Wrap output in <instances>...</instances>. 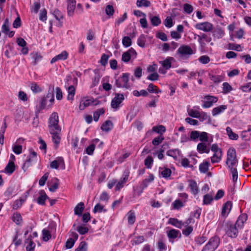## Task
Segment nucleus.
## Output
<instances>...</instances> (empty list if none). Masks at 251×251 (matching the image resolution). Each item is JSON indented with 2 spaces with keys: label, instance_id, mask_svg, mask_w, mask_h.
Wrapping results in <instances>:
<instances>
[{
  "label": "nucleus",
  "instance_id": "nucleus-1",
  "mask_svg": "<svg viewBox=\"0 0 251 251\" xmlns=\"http://www.w3.org/2000/svg\"><path fill=\"white\" fill-rule=\"evenodd\" d=\"M58 121V114L56 112H53L49 119V128L50 133H54V131H61Z\"/></svg>",
  "mask_w": 251,
  "mask_h": 251
},
{
  "label": "nucleus",
  "instance_id": "nucleus-2",
  "mask_svg": "<svg viewBox=\"0 0 251 251\" xmlns=\"http://www.w3.org/2000/svg\"><path fill=\"white\" fill-rule=\"evenodd\" d=\"M219 240L217 237L211 238L201 251H214L219 246Z\"/></svg>",
  "mask_w": 251,
  "mask_h": 251
},
{
  "label": "nucleus",
  "instance_id": "nucleus-3",
  "mask_svg": "<svg viewBox=\"0 0 251 251\" xmlns=\"http://www.w3.org/2000/svg\"><path fill=\"white\" fill-rule=\"evenodd\" d=\"M218 100L217 97L210 95L204 96L202 100V107L204 108H208L216 103Z\"/></svg>",
  "mask_w": 251,
  "mask_h": 251
},
{
  "label": "nucleus",
  "instance_id": "nucleus-4",
  "mask_svg": "<svg viewBox=\"0 0 251 251\" xmlns=\"http://www.w3.org/2000/svg\"><path fill=\"white\" fill-rule=\"evenodd\" d=\"M177 52L181 57H189L195 53V50L189 46L182 45L177 50Z\"/></svg>",
  "mask_w": 251,
  "mask_h": 251
},
{
  "label": "nucleus",
  "instance_id": "nucleus-5",
  "mask_svg": "<svg viewBox=\"0 0 251 251\" xmlns=\"http://www.w3.org/2000/svg\"><path fill=\"white\" fill-rule=\"evenodd\" d=\"M129 75L126 73L123 74L122 75L116 80L115 84L119 88H128V84Z\"/></svg>",
  "mask_w": 251,
  "mask_h": 251
},
{
  "label": "nucleus",
  "instance_id": "nucleus-6",
  "mask_svg": "<svg viewBox=\"0 0 251 251\" xmlns=\"http://www.w3.org/2000/svg\"><path fill=\"white\" fill-rule=\"evenodd\" d=\"M37 160V153L34 151H30L29 154L28 155L27 159L25 161L23 165L22 168L25 171L32 164L35 162Z\"/></svg>",
  "mask_w": 251,
  "mask_h": 251
},
{
  "label": "nucleus",
  "instance_id": "nucleus-7",
  "mask_svg": "<svg viewBox=\"0 0 251 251\" xmlns=\"http://www.w3.org/2000/svg\"><path fill=\"white\" fill-rule=\"evenodd\" d=\"M124 100V96L122 94H117L112 99L111 106L114 111L118 110L121 106V104Z\"/></svg>",
  "mask_w": 251,
  "mask_h": 251
},
{
  "label": "nucleus",
  "instance_id": "nucleus-8",
  "mask_svg": "<svg viewBox=\"0 0 251 251\" xmlns=\"http://www.w3.org/2000/svg\"><path fill=\"white\" fill-rule=\"evenodd\" d=\"M129 176V172L128 170H126L123 173L122 176L121 177L119 181H117L115 186V190L119 191L123 187L126 183L128 181Z\"/></svg>",
  "mask_w": 251,
  "mask_h": 251
},
{
  "label": "nucleus",
  "instance_id": "nucleus-9",
  "mask_svg": "<svg viewBox=\"0 0 251 251\" xmlns=\"http://www.w3.org/2000/svg\"><path fill=\"white\" fill-rule=\"evenodd\" d=\"M50 167L52 169H57L59 168L64 170L65 169V165L63 158L61 156L56 157L55 160L50 163Z\"/></svg>",
  "mask_w": 251,
  "mask_h": 251
},
{
  "label": "nucleus",
  "instance_id": "nucleus-10",
  "mask_svg": "<svg viewBox=\"0 0 251 251\" xmlns=\"http://www.w3.org/2000/svg\"><path fill=\"white\" fill-rule=\"evenodd\" d=\"M195 27L204 32H208L211 31L213 29V25L210 23L205 22L197 23L195 25Z\"/></svg>",
  "mask_w": 251,
  "mask_h": 251
},
{
  "label": "nucleus",
  "instance_id": "nucleus-11",
  "mask_svg": "<svg viewBox=\"0 0 251 251\" xmlns=\"http://www.w3.org/2000/svg\"><path fill=\"white\" fill-rule=\"evenodd\" d=\"M237 227L235 225H229L226 230V234L227 236L231 238H236L238 234Z\"/></svg>",
  "mask_w": 251,
  "mask_h": 251
},
{
  "label": "nucleus",
  "instance_id": "nucleus-12",
  "mask_svg": "<svg viewBox=\"0 0 251 251\" xmlns=\"http://www.w3.org/2000/svg\"><path fill=\"white\" fill-rule=\"evenodd\" d=\"M200 107L198 105L194 106L192 108L187 107V111L188 115L192 117L198 118L201 111Z\"/></svg>",
  "mask_w": 251,
  "mask_h": 251
},
{
  "label": "nucleus",
  "instance_id": "nucleus-13",
  "mask_svg": "<svg viewBox=\"0 0 251 251\" xmlns=\"http://www.w3.org/2000/svg\"><path fill=\"white\" fill-rule=\"evenodd\" d=\"M94 102V99L92 98L84 97L80 103L79 108L80 110H83L85 107L90 105Z\"/></svg>",
  "mask_w": 251,
  "mask_h": 251
},
{
  "label": "nucleus",
  "instance_id": "nucleus-14",
  "mask_svg": "<svg viewBox=\"0 0 251 251\" xmlns=\"http://www.w3.org/2000/svg\"><path fill=\"white\" fill-rule=\"evenodd\" d=\"M68 57V53L65 51H62L60 53L53 57L50 60V63L53 64L59 60H65Z\"/></svg>",
  "mask_w": 251,
  "mask_h": 251
},
{
  "label": "nucleus",
  "instance_id": "nucleus-15",
  "mask_svg": "<svg viewBox=\"0 0 251 251\" xmlns=\"http://www.w3.org/2000/svg\"><path fill=\"white\" fill-rule=\"evenodd\" d=\"M65 87L68 92L67 100L73 101L75 93V89L73 85H69V84H65Z\"/></svg>",
  "mask_w": 251,
  "mask_h": 251
},
{
  "label": "nucleus",
  "instance_id": "nucleus-16",
  "mask_svg": "<svg viewBox=\"0 0 251 251\" xmlns=\"http://www.w3.org/2000/svg\"><path fill=\"white\" fill-rule=\"evenodd\" d=\"M100 141V140L98 138L93 139L91 142V144L86 148L85 150L86 153L89 155H92L93 154L96 145Z\"/></svg>",
  "mask_w": 251,
  "mask_h": 251
},
{
  "label": "nucleus",
  "instance_id": "nucleus-17",
  "mask_svg": "<svg viewBox=\"0 0 251 251\" xmlns=\"http://www.w3.org/2000/svg\"><path fill=\"white\" fill-rule=\"evenodd\" d=\"M201 122L205 124H211V118L206 112L201 111L198 118Z\"/></svg>",
  "mask_w": 251,
  "mask_h": 251
},
{
  "label": "nucleus",
  "instance_id": "nucleus-18",
  "mask_svg": "<svg viewBox=\"0 0 251 251\" xmlns=\"http://www.w3.org/2000/svg\"><path fill=\"white\" fill-rule=\"evenodd\" d=\"M188 182L191 193L194 196L198 194L200 191L197 182L194 180H190L188 181Z\"/></svg>",
  "mask_w": 251,
  "mask_h": 251
},
{
  "label": "nucleus",
  "instance_id": "nucleus-19",
  "mask_svg": "<svg viewBox=\"0 0 251 251\" xmlns=\"http://www.w3.org/2000/svg\"><path fill=\"white\" fill-rule=\"evenodd\" d=\"M232 208V202L230 201L226 202L222 208V215L226 217L227 216Z\"/></svg>",
  "mask_w": 251,
  "mask_h": 251
},
{
  "label": "nucleus",
  "instance_id": "nucleus-20",
  "mask_svg": "<svg viewBox=\"0 0 251 251\" xmlns=\"http://www.w3.org/2000/svg\"><path fill=\"white\" fill-rule=\"evenodd\" d=\"M39 196L37 199V202L40 205H44L48 199V196L44 190H40L39 192Z\"/></svg>",
  "mask_w": 251,
  "mask_h": 251
},
{
  "label": "nucleus",
  "instance_id": "nucleus-21",
  "mask_svg": "<svg viewBox=\"0 0 251 251\" xmlns=\"http://www.w3.org/2000/svg\"><path fill=\"white\" fill-rule=\"evenodd\" d=\"M197 151L200 153H209L210 152V149L207 146L205 143L201 142L197 145Z\"/></svg>",
  "mask_w": 251,
  "mask_h": 251
},
{
  "label": "nucleus",
  "instance_id": "nucleus-22",
  "mask_svg": "<svg viewBox=\"0 0 251 251\" xmlns=\"http://www.w3.org/2000/svg\"><path fill=\"white\" fill-rule=\"evenodd\" d=\"M225 35L224 30L220 27L216 28L213 32L214 39H219Z\"/></svg>",
  "mask_w": 251,
  "mask_h": 251
},
{
  "label": "nucleus",
  "instance_id": "nucleus-23",
  "mask_svg": "<svg viewBox=\"0 0 251 251\" xmlns=\"http://www.w3.org/2000/svg\"><path fill=\"white\" fill-rule=\"evenodd\" d=\"M60 132L54 131V133H50L52 135V140L54 144V147L57 149L60 142L61 138L59 136Z\"/></svg>",
  "mask_w": 251,
  "mask_h": 251
},
{
  "label": "nucleus",
  "instance_id": "nucleus-24",
  "mask_svg": "<svg viewBox=\"0 0 251 251\" xmlns=\"http://www.w3.org/2000/svg\"><path fill=\"white\" fill-rule=\"evenodd\" d=\"M159 172L162 177L165 178H169L172 174L171 169L165 167H160L159 168Z\"/></svg>",
  "mask_w": 251,
  "mask_h": 251
},
{
  "label": "nucleus",
  "instance_id": "nucleus-25",
  "mask_svg": "<svg viewBox=\"0 0 251 251\" xmlns=\"http://www.w3.org/2000/svg\"><path fill=\"white\" fill-rule=\"evenodd\" d=\"M182 221L175 218H170L168 220V224L175 226L176 228L181 229V224Z\"/></svg>",
  "mask_w": 251,
  "mask_h": 251
},
{
  "label": "nucleus",
  "instance_id": "nucleus-26",
  "mask_svg": "<svg viewBox=\"0 0 251 251\" xmlns=\"http://www.w3.org/2000/svg\"><path fill=\"white\" fill-rule=\"evenodd\" d=\"M24 139L22 138L18 139L16 143V144L13 145L12 147L13 151L16 154H19L22 152V146L21 145L17 144L18 143H20L21 142H23Z\"/></svg>",
  "mask_w": 251,
  "mask_h": 251
},
{
  "label": "nucleus",
  "instance_id": "nucleus-27",
  "mask_svg": "<svg viewBox=\"0 0 251 251\" xmlns=\"http://www.w3.org/2000/svg\"><path fill=\"white\" fill-rule=\"evenodd\" d=\"M173 60V57H168L164 60L160 61L159 62V63L166 70H169L171 67L172 61Z\"/></svg>",
  "mask_w": 251,
  "mask_h": 251
},
{
  "label": "nucleus",
  "instance_id": "nucleus-28",
  "mask_svg": "<svg viewBox=\"0 0 251 251\" xmlns=\"http://www.w3.org/2000/svg\"><path fill=\"white\" fill-rule=\"evenodd\" d=\"M247 215L245 214H241L238 218L236 224V225L237 227L240 228H242L244 226V223L247 220Z\"/></svg>",
  "mask_w": 251,
  "mask_h": 251
},
{
  "label": "nucleus",
  "instance_id": "nucleus-29",
  "mask_svg": "<svg viewBox=\"0 0 251 251\" xmlns=\"http://www.w3.org/2000/svg\"><path fill=\"white\" fill-rule=\"evenodd\" d=\"M227 108L226 105H222L214 108L212 110V114L213 116H216L221 114Z\"/></svg>",
  "mask_w": 251,
  "mask_h": 251
},
{
  "label": "nucleus",
  "instance_id": "nucleus-30",
  "mask_svg": "<svg viewBox=\"0 0 251 251\" xmlns=\"http://www.w3.org/2000/svg\"><path fill=\"white\" fill-rule=\"evenodd\" d=\"M84 209V204L83 202L78 203L74 208V213L79 216H81Z\"/></svg>",
  "mask_w": 251,
  "mask_h": 251
},
{
  "label": "nucleus",
  "instance_id": "nucleus-31",
  "mask_svg": "<svg viewBox=\"0 0 251 251\" xmlns=\"http://www.w3.org/2000/svg\"><path fill=\"white\" fill-rule=\"evenodd\" d=\"M197 36L198 41L201 47L204 46L205 44L203 42L204 40L207 42H210L211 40V38L210 37H208L207 35L204 33H202L201 36Z\"/></svg>",
  "mask_w": 251,
  "mask_h": 251
},
{
  "label": "nucleus",
  "instance_id": "nucleus-32",
  "mask_svg": "<svg viewBox=\"0 0 251 251\" xmlns=\"http://www.w3.org/2000/svg\"><path fill=\"white\" fill-rule=\"evenodd\" d=\"M25 244H27L26 246V250L27 251H34L36 245L35 243L32 241L31 236H29L25 241Z\"/></svg>",
  "mask_w": 251,
  "mask_h": 251
},
{
  "label": "nucleus",
  "instance_id": "nucleus-33",
  "mask_svg": "<svg viewBox=\"0 0 251 251\" xmlns=\"http://www.w3.org/2000/svg\"><path fill=\"white\" fill-rule=\"evenodd\" d=\"M167 234L169 239H174L177 238L178 235L180 236V232L178 230L171 229L167 232Z\"/></svg>",
  "mask_w": 251,
  "mask_h": 251
},
{
  "label": "nucleus",
  "instance_id": "nucleus-34",
  "mask_svg": "<svg viewBox=\"0 0 251 251\" xmlns=\"http://www.w3.org/2000/svg\"><path fill=\"white\" fill-rule=\"evenodd\" d=\"M75 5V0H67V10L69 15H71L73 13Z\"/></svg>",
  "mask_w": 251,
  "mask_h": 251
},
{
  "label": "nucleus",
  "instance_id": "nucleus-35",
  "mask_svg": "<svg viewBox=\"0 0 251 251\" xmlns=\"http://www.w3.org/2000/svg\"><path fill=\"white\" fill-rule=\"evenodd\" d=\"M29 86L33 93H39L42 91L41 87L35 82L30 83Z\"/></svg>",
  "mask_w": 251,
  "mask_h": 251
},
{
  "label": "nucleus",
  "instance_id": "nucleus-36",
  "mask_svg": "<svg viewBox=\"0 0 251 251\" xmlns=\"http://www.w3.org/2000/svg\"><path fill=\"white\" fill-rule=\"evenodd\" d=\"M128 224L132 225L135 222L136 217L135 212L132 210H130L126 214Z\"/></svg>",
  "mask_w": 251,
  "mask_h": 251
},
{
  "label": "nucleus",
  "instance_id": "nucleus-37",
  "mask_svg": "<svg viewBox=\"0 0 251 251\" xmlns=\"http://www.w3.org/2000/svg\"><path fill=\"white\" fill-rule=\"evenodd\" d=\"M209 166V162L207 160H205L202 163L200 164V171L201 173H205L208 171Z\"/></svg>",
  "mask_w": 251,
  "mask_h": 251
},
{
  "label": "nucleus",
  "instance_id": "nucleus-38",
  "mask_svg": "<svg viewBox=\"0 0 251 251\" xmlns=\"http://www.w3.org/2000/svg\"><path fill=\"white\" fill-rule=\"evenodd\" d=\"M150 19L153 26H157L161 23V20L159 15L150 16Z\"/></svg>",
  "mask_w": 251,
  "mask_h": 251
},
{
  "label": "nucleus",
  "instance_id": "nucleus-39",
  "mask_svg": "<svg viewBox=\"0 0 251 251\" xmlns=\"http://www.w3.org/2000/svg\"><path fill=\"white\" fill-rule=\"evenodd\" d=\"M226 164L229 169L236 168L238 165L237 158L234 159H226Z\"/></svg>",
  "mask_w": 251,
  "mask_h": 251
},
{
  "label": "nucleus",
  "instance_id": "nucleus-40",
  "mask_svg": "<svg viewBox=\"0 0 251 251\" xmlns=\"http://www.w3.org/2000/svg\"><path fill=\"white\" fill-rule=\"evenodd\" d=\"M12 221L17 225H21L23 223V219L21 215L18 212L14 213L12 216Z\"/></svg>",
  "mask_w": 251,
  "mask_h": 251
},
{
  "label": "nucleus",
  "instance_id": "nucleus-41",
  "mask_svg": "<svg viewBox=\"0 0 251 251\" xmlns=\"http://www.w3.org/2000/svg\"><path fill=\"white\" fill-rule=\"evenodd\" d=\"M226 134L229 138L231 140H237L239 136L237 134L234 133L230 127H227L226 128Z\"/></svg>",
  "mask_w": 251,
  "mask_h": 251
},
{
  "label": "nucleus",
  "instance_id": "nucleus-42",
  "mask_svg": "<svg viewBox=\"0 0 251 251\" xmlns=\"http://www.w3.org/2000/svg\"><path fill=\"white\" fill-rule=\"evenodd\" d=\"M210 80L215 83H219L224 80V75H210Z\"/></svg>",
  "mask_w": 251,
  "mask_h": 251
},
{
  "label": "nucleus",
  "instance_id": "nucleus-43",
  "mask_svg": "<svg viewBox=\"0 0 251 251\" xmlns=\"http://www.w3.org/2000/svg\"><path fill=\"white\" fill-rule=\"evenodd\" d=\"M184 206V203L179 199L176 200L172 203V209L178 210Z\"/></svg>",
  "mask_w": 251,
  "mask_h": 251
},
{
  "label": "nucleus",
  "instance_id": "nucleus-44",
  "mask_svg": "<svg viewBox=\"0 0 251 251\" xmlns=\"http://www.w3.org/2000/svg\"><path fill=\"white\" fill-rule=\"evenodd\" d=\"M59 182L57 178H54L52 180L51 183L49 185V190L50 192H55L58 188Z\"/></svg>",
  "mask_w": 251,
  "mask_h": 251
},
{
  "label": "nucleus",
  "instance_id": "nucleus-45",
  "mask_svg": "<svg viewBox=\"0 0 251 251\" xmlns=\"http://www.w3.org/2000/svg\"><path fill=\"white\" fill-rule=\"evenodd\" d=\"M195 222V220L191 217H189L184 222H182L181 228L183 226L184 228H186L189 226H193Z\"/></svg>",
  "mask_w": 251,
  "mask_h": 251
},
{
  "label": "nucleus",
  "instance_id": "nucleus-46",
  "mask_svg": "<svg viewBox=\"0 0 251 251\" xmlns=\"http://www.w3.org/2000/svg\"><path fill=\"white\" fill-rule=\"evenodd\" d=\"M154 176L152 174H150L148 178L144 179L141 185L143 186V189L147 188L149 184L154 180Z\"/></svg>",
  "mask_w": 251,
  "mask_h": 251
},
{
  "label": "nucleus",
  "instance_id": "nucleus-47",
  "mask_svg": "<svg viewBox=\"0 0 251 251\" xmlns=\"http://www.w3.org/2000/svg\"><path fill=\"white\" fill-rule=\"evenodd\" d=\"M112 128L113 124L112 122L110 121H105L101 126V130L106 132L111 130Z\"/></svg>",
  "mask_w": 251,
  "mask_h": 251
},
{
  "label": "nucleus",
  "instance_id": "nucleus-48",
  "mask_svg": "<svg viewBox=\"0 0 251 251\" xmlns=\"http://www.w3.org/2000/svg\"><path fill=\"white\" fill-rule=\"evenodd\" d=\"M232 90V87L228 83L224 82L222 84V93L224 94H228Z\"/></svg>",
  "mask_w": 251,
  "mask_h": 251
},
{
  "label": "nucleus",
  "instance_id": "nucleus-49",
  "mask_svg": "<svg viewBox=\"0 0 251 251\" xmlns=\"http://www.w3.org/2000/svg\"><path fill=\"white\" fill-rule=\"evenodd\" d=\"M180 151L178 149L170 150L167 151V154L168 156L173 157L175 159H176L179 155Z\"/></svg>",
  "mask_w": 251,
  "mask_h": 251
},
{
  "label": "nucleus",
  "instance_id": "nucleus-50",
  "mask_svg": "<svg viewBox=\"0 0 251 251\" xmlns=\"http://www.w3.org/2000/svg\"><path fill=\"white\" fill-rule=\"evenodd\" d=\"M136 5L138 7H149L151 5V2L148 0H137Z\"/></svg>",
  "mask_w": 251,
  "mask_h": 251
},
{
  "label": "nucleus",
  "instance_id": "nucleus-51",
  "mask_svg": "<svg viewBox=\"0 0 251 251\" xmlns=\"http://www.w3.org/2000/svg\"><path fill=\"white\" fill-rule=\"evenodd\" d=\"M15 170L14 163H8L5 168L4 172L8 175H11Z\"/></svg>",
  "mask_w": 251,
  "mask_h": 251
},
{
  "label": "nucleus",
  "instance_id": "nucleus-52",
  "mask_svg": "<svg viewBox=\"0 0 251 251\" xmlns=\"http://www.w3.org/2000/svg\"><path fill=\"white\" fill-rule=\"evenodd\" d=\"M114 9L112 5L108 4L106 6L105 9V12L108 17V18H110L113 16L114 14Z\"/></svg>",
  "mask_w": 251,
  "mask_h": 251
},
{
  "label": "nucleus",
  "instance_id": "nucleus-53",
  "mask_svg": "<svg viewBox=\"0 0 251 251\" xmlns=\"http://www.w3.org/2000/svg\"><path fill=\"white\" fill-rule=\"evenodd\" d=\"M222 153H216L210 157L211 162L212 164L219 163L222 159Z\"/></svg>",
  "mask_w": 251,
  "mask_h": 251
},
{
  "label": "nucleus",
  "instance_id": "nucleus-54",
  "mask_svg": "<svg viewBox=\"0 0 251 251\" xmlns=\"http://www.w3.org/2000/svg\"><path fill=\"white\" fill-rule=\"evenodd\" d=\"M236 158V152L234 148H229L227 151L226 159H234Z\"/></svg>",
  "mask_w": 251,
  "mask_h": 251
},
{
  "label": "nucleus",
  "instance_id": "nucleus-55",
  "mask_svg": "<svg viewBox=\"0 0 251 251\" xmlns=\"http://www.w3.org/2000/svg\"><path fill=\"white\" fill-rule=\"evenodd\" d=\"M147 90L151 93L158 94L161 92L160 89L152 83H150L149 85Z\"/></svg>",
  "mask_w": 251,
  "mask_h": 251
},
{
  "label": "nucleus",
  "instance_id": "nucleus-56",
  "mask_svg": "<svg viewBox=\"0 0 251 251\" xmlns=\"http://www.w3.org/2000/svg\"><path fill=\"white\" fill-rule=\"evenodd\" d=\"M164 25L167 28L172 27L174 25L173 18L171 16H167L164 21Z\"/></svg>",
  "mask_w": 251,
  "mask_h": 251
},
{
  "label": "nucleus",
  "instance_id": "nucleus-57",
  "mask_svg": "<svg viewBox=\"0 0 251 251\" xmlns=\"http://www.w3.org/2000/svg\"><path fill=\"white\" fill-rule=\"evenodd\" d=\"M201 212V209L199 207H196L193 211L191 212L190 217L198 219L200 218Z\"/></svg>",
  "mask_w": 251,
  "mask_h": 251
},
{
  "label": "nucleus",
  "instance_id": "nucleus-58",
  "mask_svg": "<svg viewBox=\"0 0 251 251\" xmlns=\"http://www.w3.org/2000/svg\"><path fill=\"white\" fill-rule=\"evenodd\" d=\"M227 49L229 50H234L238 51L242 50V48L240 45L234 43H229L227 45Z\"/></svg>",
  "mask_w": 251,
  "mask_h": 251
},
{
  "label": "nucleus",
  "instance_id": "nucleus-59",
  "mask_svg": "<svg viewBox=\"0 0 251 251\" xmlns=\"http://www.w3.org/2000/svg\"><path fill=\"white\" fill-rule=\"evenodd\" d=\"M42 239L44 241H49L51 238V234L50 232L47 229L44 228L42 232Z\"/></svg>",
  "mask_w": 251,
  "mask_h": 251
},
{
  "label": "nucleus",
  "instance_id": "nucleus-60",
  "mask_svg": "<svg viewBox=\"0 0 251 251\" xmlns=\"http://www.w3.org/2000/svg\"><path fill=\"white\" fill-rule=\"evenodd\" d=\"M32 59H33V63L34 65H36L39 61L41 60V55L37 52H34L31 54Z\"/></svg>",
  "mask_w": 251,
  "mask_h": 251
},
{
  "label": "nucleus",
  "instance_id": "nucleus-61",
  "mask_svg": "<svg viewBox=\"0 0 251 251\" xmlns=\"http://www.w3.org/2000/svg\"><path fill=\"white\" fill-rule=\"evenodd\" d=\"M152 130L154 132L162 134L166 131V128L162 125H159L158 126H154Z\"/></svg>",
  "mask_w": 251,
  "mask_h": 251
},
{
  "label": "nucleus",
  "instance_id": "nucleus-62",
  "mask_svg": "<svg viewBox=\"0 0 251 251\" xmlns=\"http://www.w3.org/2000/svg\"><path fill=\"white\" fill-rule=\"evenodd\" d=\"M105 110L104 108H100L96 111L93 114L94 120L96 122L98 121L100 116L104 114Z\"/></svg>",
  "mask_w": 251,
  "mask_h": 251
},
{
  "label": "nucleus",
  "instance_id": "nucleus-63",
  "mask_svg": "<svg viewBox=\"0 0 251 251\" xmlns=\"http://www.w3.org/2000/svg\"><path fill=\"white\" fill-rule=\"evenodd\" d=\"M213 200V198L210 194H206L203 196V204L204 205L210 204Z\"/></svg>",
  "mask_w": 251,
  "mask_h": 251
},
{
  "label": "nucleus",
  "instance_id": "nucleus-64",
  "mask_svg": "<svg viewBox=\"0 0 251 251\" xmlns=\"http://www.w3.org/2000/svg\"><path fill=\"white\" fill-rule=\"evenodd\" d=\"M87 244L85 242L82 241L75 251H87Z\"/></svg>",
  "mask_w": 251,
  "mask_h": 251
}]
</instances>
